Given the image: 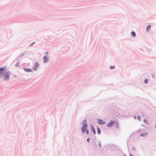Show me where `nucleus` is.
Returning <instances> with one entry per match:
<instances>
[{
	"mask_svg": "<svg viewBox=\"0 0 156 156\" xmlns=\"http://www.w3.org/2000/svg\"><path fill=\"white\" fill-rule=\"evenodd\" d=\"M125 156H126V155H125Z\"/></svg>",
	"mask_w": 156,
	"mask_h": 156,
	"instance_id": "obj_25",
	"label": "nucleus"
},
{
	"mask_svg": "<svg viewBox=\"0 0 156 156\" xmlns=\"http://www.w3.org/2000/svg\"><path fill=\"white\" fill-rule=\"evenodd\" d=\"M44 62H48V58L47 56H45L44 57Z\"/></svg>",
	"mask_w": 156,
	"mask_h": 156,
	"instance_id": "obj_10",
	"label": "nucleus"
},
{
	"mask_svg": "<svg viewBox=\"0 0 156 156\" xmlns=\"http://www.w3.org/2000/svg\"><path fill=\"white\" fill-rule=\"evenodd\" d=\"M114 122L113 121H111L108 123L107 125V127H112L114 124Z\"/></svg>",
	"mask_w": 156,
	"mask_h": 156,
	"instance_id": "obj_3",
	"label": "nucleus"
},
{
	"mask_svg": "<svg viewBox=\"0 0 156 156\" xmlns=\"http://www.w3.org/2000/svg\"><path fill=\"white\" fill-rule=\"evenodd\" d=\"M90 126H91V129L92 130V131L94 134H96V131H95V130L94 127L93 126V125H91Z\"/></svg>",
	"mask_w": 156,
	"mask_h": 156,
	"instance_id": "obj_7",
	"label": "nucleus"
},
{
	"mask_svg": "<svg viewBox=\"0 0 156 156\" xmlns=\"http://www.w3.org/2000/svg\"><path fill=\"white\" fill-rule=\"evenodd\" d=\"M10 76L9 73L8 72H7L5 74V76L4 78V80H9V77Z\"/></svg>",
	"mask_w": 156,
	"mask_h": 156,
	"instance_id": "obj_2",
	"label": "nucleus"
},
{
	"mask_svg": "<svg viewBox=\"0 0 156 156\" xmlns=\"http://www.w3.org/2000/svg\"><path fill=\"white\" fill-rule=\"evenodd\" d=\"M16 67H18L19 66V64L18 62H17L16 64Z\"/></svg>",
	"mask_w": 156,
	"mask_h": 156,
	"instance_id": "obj_15",
	"label": "nucleus"
},
{
	"mask_svg": "<svg viewBox=\"0 0 156 156\" xmlns=\"http://www.w3.org/2000/svg\"><path fill=\"white\" fill-rule=\"evenodd\" d=\"M115 68V66H110V68L111 69H113Z\"/></svg>",
	"mask_w": 156,
	"mask_h": 156,
	"instance_id": "obj_14",
	"label": "nucleus"
},
{
	"mask_svg": "<svg viewBox=\"0 0 156 156\" xmlns=\"http://www.w3.org/2000/svg\"><path fill=\"white\" fill-rule=\"evenodd\" d=\"M152 76L153 78H154V77H155V76H154V74H152Z\"/></svg>",
	"mask_w": 156,
	"mask_h": 156,
	"instance_id": "obj_21",
	"label": "nucleus"
},
{
	"mask_svg": "<svg viewBox=\"0 0 156 156\" xmlns=\"http://www.w3.org/2000/svg\"><path fill=\"white\" fill-rule=\"evenodd\" d=\"M39 66V65L36 62V63H35V64H34V67H33V69H34L35 70Z\"/></svg>",
	"mask_w": 156,
	"mask_h": 156,
	"instance_id": "obj_5",
	"label": "nucleus"
},
{
	"mask_svg": "<svg viewBox=\"0 0 156 156\" xmlns=\"http://www.w3.org/2000/svg\"><path fill=\"white\" fill-rule=\"evenodd\" d=\"M48 52H45V55H48Z\"/></svg>",
	"mask_w": 156,
	"mask_h": 156,
	"instance_id": "obj_22",
	"label": "nucleus"
},
{
	"mask_svg": "<svg viewBox=\"0 0 156 156\" xmlns=\"http://www.w3.org/2000/svg\"><path fill=\"white\" fill-rule=\"evenodd\" d=\"M83 122L84 123V124L81 128L82 132L83 133L86 132V133L88 134L89 133V132L88 129H86L87 126V124L86 123V120L85 119L84 120Z\"/></svg>",
	"mask_w": 156,
	"mask_h": 156,
	"instance_id": "obj_1",
	"label": "nucleus"
},
{
	"mask_svg": "<svg viewBox=\"0 0 156 156\" xmlns=\"http://www.w3.org/2000/svg\"><path fill=\"white\" fill-rule=\"evenodd\" d=\"M155 127H156V125L155 126Z\"/></svg>",
	"mask_w": 156,
	"mask_h": 156,
	"instance_id": "obj_24",
	"label": "nucleus"
},
{
	"mask_svg": "<svg viewBox=\"0 0 156 156\" xmlns=\"http://www.w3.org/2000/svg\"><path fill=\"white\" fill-rule=\"evenodd\" d=\"M151 27V26L150 25H148L146 28V31L147 32H149L150 30Z\"/></svg>",
	"mask_w": 156,
	"mask_h": 156,
	"instance_id": "obj_9",
	"label": "nucleus"
},
{
	"mask_svg": "<svg viewBox=\"0 0 156 156\" xmlns=\"http://www.w3.org/2000/svg\"><path fill=\"white\" fill-rule=\"evenodd\" d=\"M129 156H133V155L132 154H129Z\"/></svg>",
	"mask_w": 156,
	"mask_h": 156,
	"instance_id": "obj_23",
	"label": "nucleus"
},
{
	"mask_svg": "<svg viewBox=\"0 0 156 156\" xmlns=\"http://www.w3.org/2000/svg\"><path fill=\"white\" fill-rule=\"evenodd\" d=\"M137 118L139 120H140L141 119V117L140 116H138L137 117Z\"/></svg>",
	"mask_w": 156,
	"mask_h": 156,
	"instance_id": "obj_17",
	"label": "nucleus"
},
{
	"mask_svg": "<svg viewBox=\"0 0 156 156\" xmlns=\"http://www.w3.org/2000/svg\"><path fill=\"white\" fill-rule=\"evenodd\" d=\"M97 133L98 134H100L101 133L100 129L98 127H97Z\"/></svg>",
	"mask_w": 156,
	"mask_h": 156,
	"instance_id": "obj_11",
	"label": "nucleus"
},
{
	"mask_svg": "<svg viewBox=\"0 0 156 156\" xmlns=\"http://www.w3.org/2000/svg\"><path fill=\"white\" fill-rule=\"evenodd\" d=\"M98 122L99 124L101 125H104L105 123V122L101 119H98Z\"/></svg>",
	"mask_w": 156,
	"mask_h": 156,
	"instance_id": "obj_4",
	"label": "nucleus"
},
{
	"mask_svg": "<svg viewBox=\"0 0 156 156\" xmlns=\"http://www.w3.org/2000/svg\"><path fill=\"white\" fill-rule=\"evenodd\" d=\"M148 80L147 79H146L144 80V83H147L148 82Z\"/></svg>",
	"mask_w": 156,
	"mask_h": 156,
	"instance_id": "obj_16",
	"label": "nucleus"
},
{
	"mask_svg": "<svg viewBox=\"0 0 156 156\" xmlns=\"http://www.w3.org/2000/svg\"><path fill=\"white\" fill-rule=\"evenodd\" d=\"M131 35L134 37H135L136 36V34L135 33L134 31H132L131 33Z\"/></svg>",
	"mask_w": 156,
	"mask_h": 156,
	"instance_id": "obj_13",
	"label": "nucleus"
},
{
	"mask_svg": "<svg viewBox=\"0 0 156 156\" xmlns=\"http://www.w3.org/2000/svg\"><path fill=\"white\" fill-rule=\"evenodd\" d=\"M3 69V68H0V77H1L3 76L4 74L5 73L4 71L2 72H1V71Z\"/></svg>",
	"mask_w": 156,
	"mask_h": 156,
	"instance_id": "obj_6",
	"label": "nucleus"
},
{
	"mask_svg": "<svg viewBox=\"0 0 156 156\" xmlns=\"http://www.w3.org/2000/svg\"><path fill=\"white\" fill-rule=\"evenodd\" d=\"M24 69L27 72H30L31 71V70L30 69Z\"/></svg>",
	"mask_w": 156,
	"mask_h": 156,
	"instance_id": "obj_12",
	"label": "nucleus"
},
{
	"mask_svg": "<svg viewBox=\"0 0 156 156\" xmlns=\"http://www.w3.org/2000/svg\"><path fill=\"white\" fill-rule=\"evenodd\" d=\"M99 146L100 147H101V144L100 142H99L98 144Z\"/></svg>",
	"mask_w": 156,
	"mask_h": 156,
	"instance_id": "obj_18",
	"label": "nucleus"
},
{
	"mask_svg": "<svg viewBox=\"0 0 156 156\" xmlns=\"http://www.w3.org/2000/svg\"><path fill=\"white\" fill-rule=\"evenodd\" d=\"M148 134V133H141L140 134V135L142 136H147Z\"/></svg>",
	"mask_w": 156,
	"mask_h": 156,
	"instance_id": "obj_8",
	"label": "nucleus"
},
{
	"mask_svg": "<svg viewBox=\"0 0 156 156\" xmlns=\"http://www.w3.org/2000/svg\"><path fill=\"white\" fill-rule=\"evenodd\" d=\"M87 142H89V138H88L87 139Z\"/></svg>",
	"mask_w": 156,
	"mask_h": 156,
	"instance_id": "obj_20",
	"label": "nucleus"
},
{
	"mask_svg": "<svg viewBox=\"0 0 156 156\" xmlns=\"http://www.w3.org/2000/svg\"><path fill=\"white\" fill-rule=\"evenodd\" d=\"M34 43H35V42H33V43H31L30 44V46L32 45Z\"/></svg>",
	"mask_w": 156,
	"mask_h": 156,
	"instance_id": "obj_19",
	"label": "nucleus"
}]
</instances>
